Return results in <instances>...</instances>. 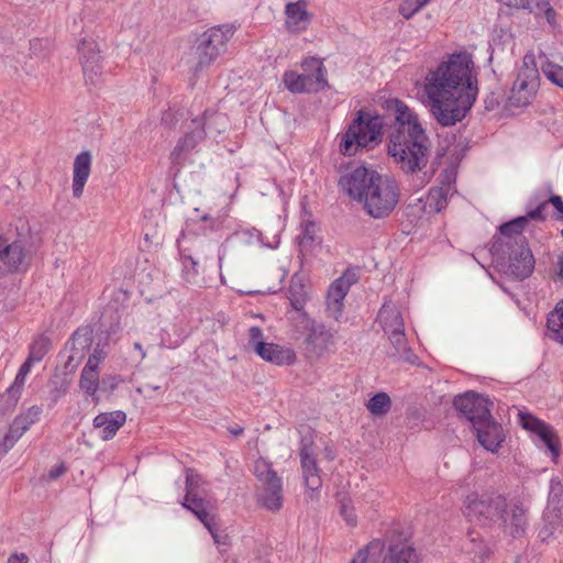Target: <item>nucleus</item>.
Masks as SVG:
<instances>
[{
	"label": "nucleus",
	"instance_id": "33",
	"mask_svg": "<svg viewBox=\"0 0 563 563\" xmlns=\"http://www.w3.org/2000/svg\"><path fill=\"white\" fill-rule=\"evenodd\" d=\"M78 386L85 395L97 399V391L101 388L99 367L85 364L80 373Z\"/></svg>",
	"mask_w": 563,
	"mask_h": 563
},
{
	"label": "nucleus",
	"instance_id": "29",
	"mask_svg": "<svg viewBox=\"0 0 563 563\" xmlns=\"http://www.w3.org/2000/svg\"><path fill=\"white\" fill-rule=\"evenodd\" d=\"M563 531V505H549L543 515V523L539 529L538 537L542 541L549 540L556 533Z\"/></svg>",
	"mask_w": 563,
	"mask_h": 563
},
{
	"label": "nucleus",
	"instance_id": "57",
	"mask_svg": "<svg viewBox=\"0 0 563 563\" xmlns=\"http://www.w3.org/2000/svg\"><path fill=\"white\" fill-rule=\"evenodd\" d=\"M134 349L140 352L141 358H145L146 357V352L144 351V349H143L141 343L135 342L134 343Z\"/></svg>",
	"mask_w": 563,
	"mask_h": 563
},
{
	"label": "nucleus",
	"instance_id": "47",
	"mask_svg": "<svg viewBox=\"0 0 563 563\" xmlns=\"http://www.w3.org/2000/svg\"><path fill=\"white\" fill-rule=\"evenodd\" d=\"M340 512L346 525L350 527H356L357 516L355 514L354 507L350 503H342Z\"/></svg>",
	"mask_w": 563,
	"mask_h": 563
},
{
	"label": "nucleus",
	"instance_id": "53",
	"mask_svg": "<svg viewBox=\"0 0 563 563\" xmlns=\"http://www.w3.org/2000/svg\"><path fill=\"white\" fill-rule=\"evenodd\" d=\"M7 563H29V558L25 553L13 552L8 558Z\"/></svg>",
	"mask_w": 563,
	"mask_h": 563
},
{
	"label": "nucleus",
	"instance_id": "20",
	"mask_svg": "<svg viewBox=\"0 0 563 563\" xmlns=\"http://www.w3.org/2000/svg\"><path fill=\"white\" fill-rule=\"evenodd\" d=\"M92 344V330L89 327L78 328L66 343V347L70 350V354L65 364V368L69 372L75 371L82 361L86 352Z\"/></svg>",
	"mask_w": 563,
	"mask_h": 563
},
{
	"label": "nucleus",
	"instance_id": "54",
	"mask_svg": "<svg viewBox=\"0 0 563 563\" xmlns=\"http://www.w3.org/2000/svg\"><path fill=\"white\" fill-rule=\"evenodd\" d=\"M548 202L551 203L561 214H563V200L560 196H551Z\"/></svg>",
	"mask_w": 563,
	"mask_h": 563
},
{
	"label": "nucleus",
	"instance_id": "18",
	"mask_svg": "<svg viewBox=\"0 0 563 563\" xmlns=\"http://www.w3.org/2000/svg\"><path fill=\"white\" fill-rule=\"evenodd\" d=\"M78 54L85 77L95 84L102 70L98 43L93 38H82L78 44Z\"/></svg>",
	"mask_w": 563,
	"mask_h": 563
},
{
	"label": "nucleus",
	"instance_id": "4",
	"mask_svg": "<svg viewBox=\"0 0 563 563\" xmlns=\"http://www.w3.org/2000/svg\"><path fill=\"white\" fill-rule=\"evenodd\" d=\"M382 119L358 111L347 130L339 135V151L344 156H353L363 148H374L382 141Z\"/></svg>",
	"mask_w": 563,
	"mask_h": 563
},
{
	"label": "nucleus",
	"instance_id": "2",
	"mask_svg": "<svg viewBox=\"0 0 563 563\" xmlns=\"http://www.w3.org/2000/svg\"><path fill=\"white\" fill-rule=\"evenodd\" d=\"M339 186L374 219L388 217L399 201L397 181L365 166H357L342 175Z\"/></svg>",
	"mask_w": 563,
	"mask_h": 563
},
{
	"label": "nucleus",
	"instance_id": "39",
	"mask_svg": "<svg viewBox=\"0 0 563 563\" xmlns=\"http://www.w3.org/2000/svg\"><path fill=\"white\" fill-rule=\"evenodd\" d=\"M391 407L390 397L386 393H377L366 404L367 410L376 417L386 415Z\"/></svg>",
	"mask_w": 563,
	"mask_h": 563
},
{
	"label": "nucleus",
	"instance_id": "51",
	"mask_svg": "<svg viewBox=\"0 0 563 563\" xmlns=\"http://www.w3.org/2000/svg\"><path fill=\"white\" fill-rule=\"evenodd\" d=\"M195 516L203 523V526L210 531V533L212 534L216 543H219L220 541L218 540V536L217 533L213 531L212 529V526H211V517L209 515V512L205 509L200 510L198 514H195Z\"/></svg>",
	"mask_w": 563,
	"mask_h": 563
},
{
	"label": "nucleus",
	"instance_id": "14",
	"mask_svg": "<svg viewBox=\"0 0 563 563\" xmlns=\"http://www.w3.org/2000/svg\"><path fill=\"white\" fill-rule=\"evenodd\" d=\"M377 322L397 350L404 347L406 341L404 319L394 303L383 305L378 312Z\"/></svg>",
	"mask_w": 563,
	"mask_h": 563
},
{
	"label": "nucleus",
	"instance_id": "7",
	"mask_svg": "<svg viewBox=\"0 0 563 563\" xmlns=\"http://www.w3.org/2000/svg\"><path fill=\"white\" fill-rule=\"evenodd\" d=\"M500 508L494 526L514 539L525 537L529 526L528 507L519 499L504 497V506Z\"/></svg>",
	"mask_w": 563,
	"mask_h": 563
},
{
	"label": "nucleus",
	"instance_id": "46",
	"mask_svg": "<svg viewBox=\"0 0 563 563\" xmlns=\"http://www.w3.org/2000/svg\"><path fill=\"white\" fill-rule=\"evenodd\" d=\"M183 507L192 511L194 514H198L200 510L205 509V503L202 498H198L195 495L189 496V494H186Z\"/></svg>",
	"mask_w": 563,
	"mask_h": 563
},
{
	"label": "nucleus",
	"instance_id": "19",
	"mask_svg": "<svg viewBox=\"0 0 563 563\" xmlns=\"http://www.w3.org/2000/svg\"><path fill=\"white\" fill-rule=\"evenodd\" d=\"M308 334L305 343L311 354L317 357L323 356L334 347V334L325 325L307 320Z\"/></svg>",
	"mask_w": 563,
	"mask_h": 563
},
{
	"label": "nucleus",
	"instance_id": "35",
	"mask_svg": "<svg viewBox=\"0 0 563 563\" xmlns=\"http://www.w3.org/2000/svg\"><path fill=\"white\" fill-rule=\"evenodd\" d=\"M32 367L33 364L25 360L24 363L20 366L13 383L7 388L5 393L10 398H12L13 405H15L20 399Z\"/></svg>",
	"mask_w": 563,
	"mask_h": 563
},
{
	"label": "nucleus",
	"instance_id": "58",
	"mask_svg": "<svg viewBox=\"0 0 563 563\" xmlns=\"http://www.w3.org/2000/svg\"><path fill=\"white\" fill-rule=\"evenodd\" d=\"M242 432H243V429H241V428H240V429H236V430H232V433H233L234 435H239V434H241Z\"/></svg>",
	"mask_w": 563,
	"mask_h": 563
},
{
	"label": "nucleus",
	"instance_id": "8",
	"mask_svg": "<svg viewBox=\"0 0 563 563\" xmlns=\"http://www.w3.org/2000/svg\"><path fill=\"white\" fill-rule=\"evenodd\" d=\"M504 506L503 495L471 493L464 501L465 515L483 526H494L498 509Z\"/></svg>",
	"mask_w": 563,
	"mask_h": 563
},
{
	"label": "nucleus",
	"instance_id": "30",
	"mask_svg": "<svg viewBox=\"0 0 563 563\" xmlns=\"http://www.w3.org/2000/svg\"><path fill=\"white\" fill-rule=\"evenodd\" d=\"M453 194L451 184H442L438 187H432L424 200L423 211L428 214H435L441 212L448 206L449 197Z\"/></svg>",
	"mask_w": 563,
	"mask_h": 563
},
{
	"label": "nucleus",
	"instance_id": "21",
	"mask_svg": "<svg viewBox=\"0 0 563 563\" xmlns=\"http://www.w3.org/2000/svg\"><path fill=\"white\" fill-rule=\"evenodd\" d=\"M520 421L526 430L539 437L555 457L559 455L560 440L550 424L529 413H520Z\"/></svg>",
	"mask_w": 563,
	"mask_h": 563
},
{
	"label": "nucleus",
	"instance_id": "26",
	"mask_svg": "<svg viewBox=\"0 0 563 563\" xmlns=\"http://www.w3.org/2000/svg\"><path fill=\"white\" fill-rule=\"evenodd\" d=\"M478 442L488 451L495 453L498 451L501 442L505 440L503 428L499 423L488 418L487 421L474 426Z\"/></svg>",
	"mask_w": 563,
	"mask_h": 563
},
{
	"label": "nucleus",
	"instance_id": "10",
	"mask_svg": "<svg viewBox=\"0 0 563 563\" xmlns=\"http://www.w3.org/2000/svg\"><path fill=\"white\" fill-rule=\"evenodd\" d=\"M209 118L208 113L205 112L202 117L195 118L189 122L184 135L179 137L170 152L169 158L173 164H181L186 156L206 137V125Z\"/></svg>",
	"mask_w": 563,
	"mask_h": 563
},
{
	"label": "nucleus",
	"instance_id": "43",
	"mask_svg": "<svg viewBox=\"0 0 563 563\" xmlns=\"http://www.w3.org/2000/svg\"><path fill=\"white\" fill-rule=\"evenodd\" d=\"M424 1L422 0H404L399 4V14L405 19H411L417 12H419L424 7Z\"/></svg>",
	"mask_w": 563,
	"mask_h": 563
},
{
	"label": "nucleus",
	"instance_id": "40",
	"mask_svg": "<svg viewBox=\"0 0 563 563\" xmlns=\"http://www.w3.org/2000/svg\"><path fill=\"white\" fill-rule=\"evenodd\" d=\"M317 225L313 222L307 221L302 224V232L299 239L300 252H308L316 241Z\"/></svg>",
	"mask_w": 563,
	"mask_h": 563
},
{
	"label": "nucleus",
	"instance_id": "9",
	"mask_svg": "<svg viewBox=\"0 0 563 563\" xmlns=\"http://www.w3.org/2000/svg\"><path fill=\"white\" fill-rule=\"evenodd\" d=\"M538 87L539 71L534 64H528L525 58L508 97L510 107L529 106L537 95Z\"/></svg>",
	"mask_w": 563,
	"mask_h": 563
},
{
	"label": "nucleus",
	"instance_id": "37",
	"mask_svg": "<svg viewBox=\"0 0 563 563\" xmlns=\"http://www.w3.org/2000/svg\"><path fill=\"white\" fill-rule=\"evenodd\" d=\"M51 346V340L46 335L36 336L29 346V355L26 361L32 363H40L44 356L48 353Z\"/></svg>",
	"mask_w": 563,
	"mask_h": 563
},
{
	"label": "nucleus",
	"instance_id": "3",
	"mask_svg": "<svg viewBox=\"0 0 563 563\" xmlns=\"http://www.w3.org/2000/svg\"><path fill=\"white\" fill-rule=\"evenodd\" d=\"M431 142L428 134H389L388 136V155L402 173L416 178L421 187L427 185L435 174L434 165L429 162Z\"/></svg>",
	"mask_w": 563,
	"mask_h": 563
},
{
	"label": "nucleus",
	"instance_id": "45",
	"mask_svg": "<svg viewBox=\"0 0 563 563\" xmlns=\"http://www.w3.org/2000/svg\"><path fill=\"white\" fill-rule=\"evenodd\" d=\"M378 547H379L378 540H374V541L369 542L368 544H366L365 547H363L362 549H360L356 552V554L350 561V563H367V561L369 559L371 550L378 548Z\"/></svg>",
	"mask_w": 563,
	"mask_h": 563
},
{
	"label": "nucleus",
	"instance_id": "27",
	"mask_svg": "<svg viewBox=\"0 0 563 563\" xmlns=\"http://www.w3.org/2000/svg\"><path fill=\"white\" fill-rule=\"evenodd\" d=\"M126 415L121 410L101 412L93 419V428L99 430L102 440H111L120 428L124 426Z\"/></svg>",
	"mask_w": 563,
	"mask_h": 563
},
{
	"label": "nucleus",
	"instance_id": "17",
	"mask_svg": "<svg viewBox=\"0 0 563 563\" xmlns=\"http://www.w3.org/2000/svg\"><path fill=\"white\" fill-rule=\"evenodd\" d=\"M355 282L354 274L344 273L330 285L327 294V312L329 317L336 321L341 318L344 299Z\"/></svg>",
	"mask_w": 563,
	"mask_h": 563
},
{
	"label": "nucleus",
	"instance_id": "41",
	"mask_svg": "<svg viewBox=\"0 0 563 563\" xmlns=\"http://www.w3.org/2000/svg\"><path fill=\"white\" fill-rule=\"evenodd\" d=\"M544 76L554 85L563 89V67L553 63H547L542 67Z\"/></svg>",
	"mask_w": 563,
	"mask_h": 563
},
{
	"label": "nucleus",
	"instance_id": "5",
	"mask_svg": "<svg viewBox=\"0 0 563 563\" xmlns=\"http://www.w3.org/2000/svg\"><path fill=\"white\" fill-rule=\"evenodd\" d=\"M234 30L229 25L213 26L205 31L197 40L195 73L211 66L227 49Z\"/></svg>",
	"mask_w": 563,
	"mask_h": 563
},
{
	"label": "nucleus",
	"instance_id": "55",
	"mask_svg": "<svg viewBox=\"0 0 563 563\" xmlns=\"http://www.w3.org/2000/svg\"><path fill=\"white\" fill-rule=\"evenodd\" d=\"M475 547L478 549V563H485L486 559L488 558V550L486 545L483 542H479Z\"/></svg>",
	"mask_w": 563,
	"mask_h": 563
},
{
	"label": "nucleus",
	"instance_id": "34",
	"mask_svg": "<svg viewBox=\"0 0 563 563\" xmlns=\"http://www.w3.org/2000/svg\"><path fill=\"white\" fill-rule=\"evenodd\" d=\"M301 67L306 74H310L314 78L317 88H325L328 86L327 68L319 57L308 56L302 58Z\"/></svg>",
	"mask_w": 563,
	"mask_h": 563
},
{
	"label": "nucleus",
	"instance_id": "31",
	"mask_svg": "<svg viewBox=\"0 0 563 563\" xmlns=\"http://www.w3.org/2000/svg\"><path fill=\"white\" fill-rule=\"evenodd\" d=\"M285 87L292 93L318 92L324 88H317L313 76L298 74L295 70H286L283 75Z\"/></svg>",
	"mask_w": 563,
	"mask_h": 563
},
{
	"label": "nucleus",
	"instance_id": "42",
	"mask_svg": "<svg viewBox=\"0 0 563 563\" xmlns=\"http://www.w3.org/2000/svg\"><path fill=\"white\" fill-rule=\"evenodd\" d=\"M528 217H518L499 227V232L503 235L510 236L512 234H519L526 227Z\"/></svg>",
	"mask_w": 563,
	"mask_h": 563
},
{
	"label": "nucleus",
	"instance_id": "12",
	"mask_svg": "<svg viewBox=\"0 0 563 563\" xmlns=\"http://www.w3.org/2000/svg\"><path fill=\"white\" fill-rule=\"evenodd\" d=\"M299 457L302 477L306 485L305 498L308 501H316L319 499L322 479L312 445L303 444L300 449Z\"/></svg>",
	"mask_w": 563,
	"mask_h": 563
},
{
	"label": "nucleus",
	"instance_id": "36",
	"mask_svg": "<svg viewBox=\"0 0 563 563\" xmlns=\"http://www.w3.org/2000/svg\"><path fill=\"white\" fill-rule=\"evenodd\" d=\"M548 330L551 339L563 344V299L549 313Z\"/></svg>",
	"mask_w": 563,
	"mask_h": 563
},
{
	"label": "nucleus",
	"instance_id": "13",
	"mask_svg": "<svg viewBox=\"0 0 563 563\" xmlns=\"http://www.w3.org/2000/svg\"><path fill=\"white\" fill-rule=\"evenodd\" d=\"M453 405L472 422L473 427L487 421L492 417L489 399L473 391L456 396Z\"/></svg>",
	"mask_w": 563,
	"mask_h": 563
},
{
	"label": "nucleus",
	"instance_id": "6",
	"mask_svg": "<svg viewBox=\"0 0 563 563\" xmlns=\"http://www.w3.org/2000/svg\"><path fill=\"white\" fill-rule=\"evenodd\" d=\"M254 474L258 481L256 493L258 504L271 511H278L284 499L282 478L263 459L255 462Z\"/></svg>",
	"mask_w": 563,
	"mask_h": 563
},
{
	"label": "nucleus",
	"instance_id": "22",
	"mask_svg": "<svg viewBox=\"0 0 563 563\" xmlns=\"http://www.w3.org/2000/svg\"><path fill=\"white\" fill-rule=\"evenodd\" d=\"M42 415V408L40 406H32L24 412L15 417L12 421L9 432L3 439V445L5 449H10L13 444L33 426L40 420Z\"/></svg>",
	"mask_w": 563,
	"mask_h": 563
},
{
	"label": "nucleus",
	"instance_id": "52",
	"mask_svg": "<svg viewBox=\"0 0 563 563\" xmlns=\"http://www.w3.org/2000/svg\"><path fill=\"white\" fill-rule=\"evenodd\" d=\"M119 379L115 376H107L101 380L102 390H114L118 387Z\"/></svg>",
	"mask_w": 563,
	"mask_h": 563
},
{
	"label": "nucleus",
	"instance_id": "23",
	"mask_svg": "<svg viewBox=\"0 0 563 563\" xmlns=\"http://www.w3.org/2000/svg\"><path fill=\"white\" fill-rule=\"evenodd\" d=\"M92 154L90 151H81L76 155L73 163L71 191L76 199L81 198L85 186L91 174Z\"/></svg>",
	"mask_w": 563,
	"mask_h": 563
},
{
	"label": "nucleus",
	"instance_id": "38",
	"mask_svg": "<svg viewBox=\"0 0 563 563\" xmlns=\"http://www.w3.org/2000/svg\"><path fill=\"white\" fill-rule=\"evenodd\" d=\"M288 299L295 310L302 311L309 299L305 285L292 279L288 289Z\"/></svg>",
	"mask_w": 563,
	"mask_h": 563
},
{
	"label": "nucleus",
	"instance_id": "24",
	"mask_svg": "<svg viewBox=\"0 0 563 563\" xmlns=\"http://www.w3.org/2000/svg\"><path fill=\"white\" fill-rule=\"evenodd\" d=\"M257 355L276 366H291L297 362L294 349L276 343L258 344Z\"/></svg>",
	"mask_w": 563,
	"mask_h": 563
},
{
	"label": "nucleus",
	"instance_id": "44",
	"mask_svg": "<svg viewBox=\"0 0 563 563\" xmlns=\"http://www.w3.org/2000/svg\"><path fill=\"white\" fill-rule=\"evenodd\" d=\"M108 344L98 343L92 353L89 355L86 364H90V366L100 367V365L104 362L108 356Z\"/></svg>",
	"mask_w": 563,
	"mask_h": 563
},
{
	"label": "nucleus",
	"instance_id": "49",
	"mask_svg": "<svg viewBox=\"0 0 563 563\" xmlns=\"http://www.w3.org/2000/svg\"><path fill=\"white\" fill-rule=\"evenodd\" d=\"M201 478L192 470L186 471V487L189 496L195 495V489L200 485Z\"/></svg>",
	"mask_w": 563,
	"mask_h": 563
},
{
	"label": "nucleus",
	"instance_id": "11",
	"mask_svg": "<svg viewBox=\"0 0 563 563\" xmlns=\"http://www.w3.org/2000/svg\"><path fill=\"white\" fill-rule=\"evenodd\" d=\"M29 265V254L22 240L8 233L0 246V272L3 274L25 271Z\"/></svg>",
	"mask_w": 563,
	"mask_h": 563
},
{
	"label": "nucleus",
	"instance_id": "50",
	"mask_svg": "<svg viewBox=\"0 0 563 563\" xmlns=\"http://www.w3.org/2000/svg\"><path fill=\"white\" fill-rule=\"evenodd\" d=\"M549 202L542 201L538 205V207L531 211H529L525 217H528L529 220H538L544 221L547 218L545 210L548 208Z\"/></svg>",
	"mask_w": 563,
	"mask_h": 563
},
{
	"label": "nucleus",
	"instance_id": "16",
	"mask_svg": "<svg viewBox=\"0 0 563 563\" xmlns=\"http://www.w3.org/2000/svg\"><path fill=\"white\" fill-rule=\"evenodd\" d=\"M284 26L290 34H301L306 32L311 22L313 14L308 9L307 0L289 1L285 4Z\"/></svg>",
	"mask_w": 563,
	"mask_h": 563
},
{
	"label": "nucleus",
	"instance_id": "28",
	"mask_svg": "<svg viewBox=\"0 0 563 563\" xmlns=\"http://www.w3.org/2000/svg\"><path fill=\"white\" fill-rule=\"evenodd\" d=\"M501 4L515 9L527 11L529 13L539 14L544 13L547 21L550 24L555 22L556 13L551 7L549 0H498Z\"/></svg>",
	"mask_w": 563,
	"mask_h": 563
},
{
	"label": "nucleus",
	"instance_id": "32",
	"mask_svg": "<svg viewBox=\"0 0 563 563\" xmlns=\"http://www.w3.org/2000/svg\"><path fill=\"white\" fill-rule=\"evenodd\" d=\"M383 563H421L415 548L407 543L390 545Z\"/></svg>",
	"mask_w": 563,
	"mask_h": 563
},
{
	"label": "nucleus",
	"instance_id": "25",
	"mask_svg": "<svg viewBox=\"0 0 563 563\" xmlns=\"http://www.w3.org/2000/svg\"><path fill=\"white\" fill-rule=\"evenodd\" d=\"M534 268V258L531 251L521 245L516 254L510 256L505 274L514 279H525L529 277Z\"/></svg>",
	"mask_w": 563,
	"mask_h": 563
},
{
	"label": "nucleus",
	"instance_id": "56",
	"mask_svg": "<svg viewBox=\"0 0 563 563\" xmlns=\"http://www.w3.org/2000/svg\"><path fill=\"white\" fill-rule=\"evenodd\" d=\"M66 468L64 465H58L52 468L48 473L49 478L55 479L65 473Z\"/></svg>",
	"mask_w": 563,
	"mask_h": 563
},
{
	"label": "nucleus",
	"instance_id": "48",
	"mask_svg": "<svg viewBox=\"0 0 563 563\" xmlns=\"http://www.w3.org/2000/svg\"><path fill=\"white\" fill-rule=\"evenodd\" d=\"M264 333L260 327H251L249 330V343L257 354L258 344H267L263 341Z\"/></svg>",
	"mask_w": 563,
	"mask_h": 563
},
{
	"label": "nucleus",
	"instance_id": "15",
	"mask_svg": "<svg viewBox=\"0 0 563 563\" xmlns=\"http://www.w3.org/2000/svg\"><path fill=\"white\" fill-rule=\"evenodd\" d=\"M395 114V125L390 134L421 135L427 134L419 115L404 101H391Z\"/></svg>",
	"mask_w": 563,
	"mask_h": 563
},
{
	"label": "nucleus",
	"instance_id": "1",
	"mask_svg": "<svg viewBox=\"0 0 563 563\" xmlns=\"http://www.w3.org/2000/svg\"><path fill=\"white\" fill-rule=\"evenodd\" d=\"M474 63L466 52L454 53L428 69L420 84L423 102L443 126L461 122L478 93Z\"/></svg>",
	"mask_w": 563,
	"mask_h": 563
}]
</instances>
